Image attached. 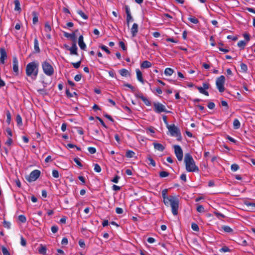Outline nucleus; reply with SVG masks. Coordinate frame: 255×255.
Wrapping results in <instances>:
<instances>
[{
    "instance_id": "obj_57",
    "label": "nucleus",
    "mask_w": 255,
    "mask_h": 255,
    "mask_svg": "<svg viewBox=\"0 0 255 255\" xmlns=\"http://www.w3.org/2000/svg\"><path fill=\"white\" fill-rule=\"evenodd\" d=\"M100 48L102 50L105 51L107 54H110V53H111L110 51L108 49V47L106 46L103 45L100 46Z\"/></svg>"
},
{
    "instance_id": "obj_34",
    "label": "nucleus",
    "mask_w": 255,
    "mask_h": 255,
    "mask_svg": "<svg viewBox=\"0 0 255 255\" xmlns=\"http://www.w3.org/2000/svg\"><path fill=\"white\" fill-rule=\"evenodd\" d=\"M16 123H17V124L18 125V126H22V118L20 116V115H17L16 117Z\"/></svg>"
},
{
    "instance_id": "obj_1",
    "label": "nucleus",
    "mask_w": 255,
    "mask_h": 255,
    "mask_svg": "<svg viewBox=\"0 0 255 255\" xmlns=\"http://www.w3.org/2000/svg\"><path fill=\"white\" fill-rule=\"evenodd\" d=\"M39 71V63L34 61L28 63L26 66L25 72L28 77H31L35 79L38 75Z\"/></svg>"
},
{
    "instance_id": "obj_5",
    "label": "nucleus",
    "mask_w": 255,
    "mask_h": 255,
    "mask_svg": "<svg viewBox=\"0 0 255 255\" xmlns=\"http://www.w3.org/2000/svg\"><path fill=\"white\" fill-rule=\"evenodd\" d=\"M225 82V77L223 75L220 76L218 77L216 82V84L217 89L220 92H223L225 91L224 84Z\"/></svg>"
},
{
    "instance_id": "obj_9",
    "label": "nucleus",
    "mask_w": 255,
    "mask_h": 255,
    "mask_svg": "<svg viewBox=\"0 0 255 255\" xmlns=\"http://www.w3.org/2000/svg\"><path fill=\"white\" fill-rule=\"evenodd\" d=\"M0 63L4 64L5 62V60L7 58V53L6 52L3 47H1L0 48Z\"/></svg>"
},
{
    "instance_id": "obj_41",
    "label": "nucleus",
    "mask_w": 255,
    "mask_h": 255,
    "mask_svg": "<svg viewBox=\"0 0 255 255\" xmlns=\"http://www.w3.org/2000/svg\"><path fill=\"white\" fill-rule=\"evenodd\" d=\"M222 229L224 231L227 233H231L233 231V229L229 226H224L222 227Z\"/></svg>"
},
{
    "instance_id": "obj_35",
    "label": "nucleus",
    "mask_w": 255,
    "mask_h": 255,
    "mask_svg": "<svg viewBox=\"0 0 255 255\" xmlns=\"http://www.w3.org/2000/svg\"><path fill=\"white\" fill-rule=\"evenodd\" d=\"M18 219L19 221L22 223H24L26 221V217L23 215H20L19 216H18Z\"/></svg>"
},
{
    "instance_id": "obj_40",
    "label": "nucleus",
    "mask_w": 255,
    "mask_h": 255,
    "mask_svg": "<svg viewBox=\"0 0 255 255\" xmlns=\"http://www.w3.org/2000/svg\"><path fill=\"white\" fill-rule=\"evenodd\" d=\"M169 174L168 172L164 171L160 172L159 174V176L161 178L166 177L168 176Z\"/></svg>"
},
{
    "instance_id": "obj_18",
    "label": "nucleus",
    "mask_w": 255,
    "mask_h": 255,
    "mask_svg": "<svg viewBox=\"0 0 255 255\" xmlns=\"http://www.w3.org/2000/svg\"><path fill=\"white\" fill-rule=\"evenodd\" d=\"M34 49L36 52L39 53L40 51L39 47V42L37 39V37L35 36L34 39Z\"/></svg>"
},
{
    "instance_id": "obj_26",
    "label": "nucleus",
    "mask_w": 255,
    "mask_h": 255,
    "mask_svg": "<svg viewBox=\"0 0 255 255\" xmlns=\"http://www.w3.org/2000/svg\"><path fill=\"white\" fill-rule=\"evenodd\" d=\"M196 88L198 90L199 92L202 94H204L206 96H209V93L207 91H206L203 87H198L196 86Z\"/></svg>"
},
{
    "instance_id": "obj_10",
    "label": "nucleus",
    "mask_w": 255,
    "mask_h": 255,
    "mask_svg": "<svg viewBox=\"0 0 255 255\" xmlns=\"http://www.w3.org/2000/svg\"><path fill=\"white\" fill-rule=\"evenodd\" d=\"M125 10L127 14V22L128 26L129 27V22L132 21L133 19L130 13L129 7L128 5H125Z\"/></svg>"
},
{
    "instance_id": "obj_51",
    "label": "nucleus",
    "mask_w": 255,
    "mask_h": 255,
    "mask_svg": "<svg viewBox=\"0 0 255 255\" xmlns=\"http://www.w3.org/2000/svg\"><path fill=\"white\" fill-rule=\"evenodd\" d=\"M3 225L4 228L6 229H10L11 224L9 222H7L4 220L3 222Z\"/></svg>"
},
{
    "instance_id": "obj_21",
    "label": "nucleus",
    "mask_w": 255,
    "mask_h": 255,
    "mask_svg": "<svg viewBox=\"0 0 255 255\" xmlns=\"http://www.w3.org/2000/svg\"><path fill=\"white\" fill-rule=\"evenodd\" d=\"M32 15L33 16L32 23L33 24H35L38 21V14L35 11L32 12Z\"/></svg>"
},
{
    "instance_id": "obj_30",
    "label": "nucleus",
    "mask_w": 255,
    "mask_h": 255,
    "mask_svg": "<svg viewBox=\"0 0 255 255\" xmlns=\"http://www.w3.org/2000/svg\"><path fill=\"white\" fill-rule=\"evenodd\" d=\"M233 126L235 129H239L240 128L241 124L238 119H235L233 122Z\"/></svg>"
},
{
    "instance_id": "obj_31",
    "label": "nucleus",
    "mask_w": 255,
    "mask_h": 255,
    "mask_svg": "<svg viewBox=\"0 0 255 255\" xmlns=\"http://www.w3.org/2000/svg\"><path fill=\"white\" fill-rule=\"evenodd\" d=\"M44 30L47 33H49L51 31V27L48 22H46L44 25Z\"/></svg>"
},
{
    "instance_id": "obj_25",
    "label": "nucleus",
    "mask_w": 255,
    "mask_h": 255,
    "mask_svg": "<svg viewBox=\"0 0 255 255\" xmlns=\"http://www.w3.org/2000/svg\"><path fill=\"white\" fill-rule=\"evenodd\" d=\"M119 73L121 76L124 77H127L129 75L128 70L124 68L120 70L119 71Z\"/></svg>"
},
{
    "instance_id": "obj_46",
    "label": "nucleus",
    "mask_w": 255,
    "mask_h": 255,
    "mask_svg": "<svg viewBox=\"0 0 255 255\" xmlns=\"http://www.w3.org/2000/svg\"><path fill=\"white\" fill-rule=\"evenodd\" d=\"M37 92L42 95H45L47 94L46 90L44 88L39 89L37 90Z\"/></svg>"
},
{
    "instance_id": "obj_60",
    "label": "nucleus",
    "mask_w": 255,
    "mask_h": 255,
    "mask_svg": "<svg viewBox=\"0 0 255 255\" xmlns=\"http://www.w3.org/2000/svg\"><path fill=\"white\" fill-rule=\"evenodd\" d=\"M58 230V227L57 226H55V225L53 226L51 228V231L54 234L57 233Z\"/></svg>"
},
{
    "instance_id": "obj_54",
    "label": "nucleus",
    "mask_w": 255,
    "mask_h": 255,
    "mask_svg": "<svg viewBox=\"0 0 255 255\" xmlns=\"http://www.w3.org/2000/svg\"><path fill=\"white\" fill-rule=\"evenodd\" d=\"M239 169V166L237 164H233L231 165V170L233 171H236Z\"/></svg>"
},
{
    "instance_id": "obj_53",
    "label": "nucleus",
    "mask_w": 255,
    "mask_h": 255,
    "mask_svg": "<svg viewBox=\"0 0 255 255\" xmlns=\"http://www.w3.org/2000/svg\"><path fill=\"white\" fill-rule=\"evenodd\" d=\"M103 115L105 118H106L107 119H108L111 122H114V120L113 119V118L110 115H108V114L104 113Z\"/></svg>"
},
{
    "instance_id": "obj_37",
    "label": "nucleus",
    "mask_w": 255,
    "mask_h": 255,
    "mask_svg": "<svg viewBox=\"0 0 255 255\" xmlns=\"http://www.w3.org/2000/svg\"><path fill=\"white\" fill-rule=\"evenodd\" d=\"M240 66H241V69L242 72H245V73L247 72L248 66L246 64H245L244 63H242L240 65Z\"/></svg>"
},
{
    "instance_id": "obj_7",
    "label": "nucleus",
    "mask_w": 255,
    "mask_h": 255,
    "mask_svg": "<svg viewBox=\"0 0 255 255\" xmlns=\"http://www.w3.org/2000/svg\"><path fill=\"white\" fill-rule=\"evenodd\" d=\"M153 106L154 111L156 113L167 112L165 106L160 103H153Z\"/></svg>"
},
{
    "instance_id": "obj_52",
    "label": "nucleus",
    "mask_w": 255,
    "mask_h": 255,
    "mask_svg": "<svg viewBox=\"0 0 255 255\" xmlns=\"http://www.w3.org/2000/svg\"><path fill=\"white\" fill-rule=\"evenodd\" d=\"M81 63V61L80 60L76 63L72 62L71 64L75 68L78 69L80 66Z\"/></svg>"
},
{
    "instance_id": "obj_42",
    "label": "nucleus",
    "mask_w": 255,
    "mask_h": 255,
    "mask_svg": "<svg viewBox=\"0 0 255 255\" xmlns=\"http://www.w3.org/2000/svg\"><path fill=\"white\" fill-rule=\"evenodd\" d=\"M6 123L8 125H9L10 124L11 122V114L9 111H7L6 112Z\"/></svg>"
},
{
    "instance_id": "obj_47",
    "label": "nucleus",
    "mask_w": 255,
    "mask_h": 255,
    "mask_svg": "<svg viewBox=\"0 0 255 255\" xmlns=\"http://www.w3.org/2000/svg\"><path fill=\"white\" fill-rule=\"evenodd\" d=\"M219 251L221 253H225V252H230V250L228 247L224 246L223 248H222L221 249H220Z\"/></svg>"
},
{
    "instance_id": "obj_28",
    "label": "nucleus",
    "mask_w": 255,
    "mask_h": 255,
    "mask_svg": "<svg viewBox=\"0 0 255 255\" xmlns=\"http://www.w3.org/2000/svg\"><path fill=\"white\" fill-rule=\"evenodd\" d=\"M46 248L41 245L40 247L38 249V252L40 254L45 255L46 254Z\"/></svg>"
},
{
    "instance_id": "obj_22",
    "label": "nucleus",
    "mask_w": 255,
    "mask_h": 255,
    "mask_svg": "<svg viewBox=\"0 0 255 255\" xmlns=\"http://www.w3.org/2000/svg\"><path fill=\"white\" fill-rule=\"evenodd\" d=\"M146 162L148 164L151 165L153 167H155L156 165L155 161L150 155L148 156L147 157Z\"/></svg>"
},
{
    "instance_id": "obj_62",
    "label": "nucleus",
    "mask_w": 255,
    "mask_h": 255,
    "mask_svg": "<svg viewBox=\"0 0 255 255\" xmlns=\"http://www.w3.org/2000/svg\"><path fill=\"white\" fill-rule=\"evenodd\" d=\"M221 105L225 108V110H227L229 109V106L227 102L225 101H221Z\"/></svg>"
},
{
    "instance_id": "obj_58",
    "label": "nucleus",
    "mask_w": 255,
    "mask_h": 255,
    "mask_svg": "<svg viewBox=\"0 0 255 255\" xmlns=\"http://www.w3.org/2000/svg\"><path fill=\"white\" fill-rule=\"evenodd\" d=\"M13 142L12 139L10 137H8V139L6 141L5 144L8 146H10Z\"/></svg>"
},
{
    "instance_id": "obj_8",
    "label": "nucleus",
    "mask_w": 255,
    "mask_h": 255,
    "mask_svg": "<svg viewBox=\"0 0 255 255\" xmlns=\"http://www.w3.org/2000/svg\"><path fill=\"white\" fill-rule=\"evenodd\" d=\"M12 69L15 75H17L19 73L18 61L16 56H13L12 57Z\"/></svg>"
},
{
    "instance_id": "obj_44",
    "label": "nucleus",
    "mask_w": 255,
    "mask_h": 255,
    "mask_svg": "<svg viewBox=\"0 0 255 255\" xmlns=\"http://www.w3.org/2000/svg\"><path fill=\"white\" fill-rule=\"evenodd\" d=\"M1 251L3 254V255H10V253L8 250L4 246L1 247Z\"/></svg>"
},
{
    "instance_id": "obj_61",
    "label": "nucleus",
    "mask_w": 255,
    "mask_h": 255,
    "mask_svg": "<svg viewBox=\"0 0 255 255\" xmlns=\"http://www.w3.org/2000/svg\"><path fill=\"white\" fill-rule=\"evenodd\" d=\"M96 118L100 122V123H101V124L105 128H107L108 127L106 126V125H105V123L104 122V121H103V120L99 117H96Z\"/></svg>"
},
{
    "instance_id": "obj_45",
    "label": "nucleus",
    "mask_w": 255,
    "mask_h": 255,
    "mask_svg": "<svg viewBox=\"0 0 255 255\" xmlns=\"http://www.w3.org/2000/svg\"><path fill=\"white\" fill-rule=\"evenodd\" d=\"M94 171L96 172L99 173L101 171V168L100 166L97 164L96 163L94 164Z\"/></svg>"
},
{
    "instance_id": "obj_24",
    "label": "nucleus",
    "mask_w": 255,
    "mask_h": 255,
    "mask_svg": "<svg viewBox=\"0 0 255 255\" xmlns=\"http://www.w3.org/2000/svg\"><path fill=\"white\" fill-rule=\"evenodd\" d=\"M14 10L15 11H21L20 3L19 0H14Z\"/></svg>"
},
{
    "instance_id": "obj_39",
    "label": "nucleus",
    "mask_w": 255,
    "mask_h": 255,
    "mask_svg": "<svg viewBox=\"0 0 255 255\" xmlns=\"http://www.w3.org/2000/svg\"><path fill=\"white\" fill-rule=\"evenodd\" d=\"M247 44V42H245V41L244 40H241V41H240L238 43V46L241 48L242 49H244L246 46Z\"/></svg>"
},
{
    "instance_id": "obj_36",
    "label": "nucleus",
    "mask_w": 255,
    "mask_h": 255,
    "mask_svg": "<svg viewBox=\"0 0 255 255\" xmlns=\"http://www.w3.org/2000/svg\"><path fill=\"white\" fill-rule=\"evenodd\" d=\"M176 140L181 141L182 140V136L181 132L179 128L176 127Z\"/></svg>"
},
{
    "instance_id": "obj_64",
    "label": "nucleus",
    "mask_w": 255,
    "mask_h": 255,
    "mask_svg": "<svg viewBox=\"0 0 255 255\" xmlns=\"http://www.w3.org/2000/svg\"><path fill=\"white\" fill-rule=\"evenodd\" d=\"M79 246L81 248H84L85 247V242L83 240H80L78 242Z\"/></svg>"
},
{
    "instance_id": "obj_38",
    "label": "nucleus",
    "mask_w": 255,
    "mask_h": 255,
    "mask_svg": "<svg viewBox=\"0 0 255 255\" xmlns=\"http://www.w3.org/2000/svg\"><path fill=\"white\" fill-rule=\"evenodd\" d=\"M141 100L146 106H151V102L145 97H141Z\"/></svg>"
},
{
    "instance_id": "obj_4",
    "label": "nucleus",
    "mask_w": 255,
    "mask_h": 255,
    "mask_svg": "<svg viewBox=\"0 0 255 255\" xmlns=\"http://www.w3.org/2000/svg\"><path fill=\"white\" fill-rule=\"evenodd\" d=\"M163 202L166 206L171 207L172 213L175 216V196H169L163 200Z\"/></svg>"
},
{
    "instance_id": "obj_12",
    "label": "nucleus",
    "mask_w": 255,
    "mask_h": 255,
    "mask_svg": "<svg viewBox=\"0 0 255 255\" xmlns=\"http://www.w3.org/2000/svg\"><path fill=\"white\" fill-rule=\"evenodd\" d=\"M78 31V29H76L75 30L74 32H73L72 33H69L66 32H64V36L68 38H70L71 40L73 41V42H76V33Z\"/></svg>"
},
{
    "instance_id": "obj_19",
    "label": "nucleus",
    "mask_w": 255,
    "mask_h": 255,
    "mask_svg": "<svg viewBox=\"0 0 255 255\" xmlns=\"http://www.w3.org/2000/svg\"><path fill=\"white\" fill-rule=\"evenodd\" d=\"M136 74L137 80L142 83H143V79L142 78V74L141 72L139 69H136Z\"/></svg>"
},
{
    "instance_id": "obj_56",
    "label": "nucleus",
    "mask_w": 255,
    "mask_h": 255,
    "mask_svg": "<svg viewBox=\"0 0 255 255\" xmlns=\"http://www.w3.org/2000/svg\"><path fill=\"white\" fill-rule=\"evenodd\" d=\"M197 211L200 213H203L205 211L204 208L202 205H198L197 207Z\"/></svg>"
},
{
    "instance_id": "obj_55",
    "label": "nucleus",
    "mask_w": 255,
    "mask_h": 255,
    "mask_svg": "<svg viewBox=\"0 0 255 255\" xmlns=\"http://www.w3.org/2000/svg\"><path fill=\"white\" fill-rule=\"evenodd\" d=\"M88 150L91 154H94L96 152V149L94 147H89Z\"/></svg>"
},
{
    "instance_id": "obj_13",
    "label": "nucleus",
    "mask_w": 255,
    "mask_h": 255,
    "mask_svg": "<svg viewBox=\"0 0 255 255\" xmlns=\"http://www.w3.org/2000/svg\"><path fill=\"white\" fill-rule=\"evenodd\" d=\"M78 45L82 50H85L86 48V45L84 41L83 35H80L78 38Z\"/></svg>"
},
{
    "instance_id": "obj_15",
    "label": "nucleus",
    "mask_w": 255,
    "mask_h": 255,
    "mask_svg": "<svg viewBox=\"0 0 255 255\" xmlns=\"http://www.w3.org/2000/svg\"><path fill=\"white\" fill-rule=\"evenodd\" d=\"M138 24L136 23H134L130 29L132 37H135L136 35L138 32Z\"/></svg>"
},
{
    "instance_id": "obj_29",
    "label": "nucleus",
    "mask_w": 255,
    "mask_h": 255,
    "mask_svg": "<svg viewBox=\"0 0 255 255\" xmlns=\"http://www.w3.org/2000/svg\"><path fill=\"white\" fill-rule=\"evenodd\" d=\"M174 72V70L170 68H166L164 70V74L166 76H171Z\"/></svg>"
},
{
    "instance_id": "obj_6",
    "label": "nucleus",
    "mask_w": 255,
    "mask_h": 255,
    "mask_svg": "<svg viewBox=\"0 0 255 255\" xmlns=\"http://www.w3.org/2000/svg\"><path fill=\"white\" fill-rule=\"evenodd\" d=\"M40 173L41 172L39 170L35 169L32 171L25 178L29 182L35 181L39 178Z\"/></svg>"
},
{
    "instance_id": "obj_17",
    "label": "nucleus",
    "mask_w": 255,
    "mask_h": 255,
    "mask_svg": "<svg viewBox=\"0 0 255 255\" xmlns=\"http://www.w3.org/2000/svg\"><path fill=\"white\" fill-rule=\"evenodd\" d=\"M153 146H154V148L157 150H158L159 151H163L164 149H165V147L161 143H153Z\"/></svg>"
},
{
    "instance_id": "obj_59",
    "label": "nucleus",
    "mask_w": 255,
    "mask_h": 255,
    "mask_svg": "<svg viewBox=\"0 0 255 255\" xmlns=\"http://www.w3.org/2000/svg\"><path fill=\"white\" fill-rule=\"evenodd\" d=\"M20 244L23 247H25L26 245V241L22 236L20 237Z\"/></svg>"
},
{
    "instance_id": "obj_63",
    "label": "nucleus",
    "mask_w": 255,
    "mask_h": 255,
    "mask_svg": "<svg viewBox=\"0 0 255 255\" xmlns=\"http://www.w3.org/2000/svg\"><path fill=\"white\" fill-rule=\"evenodd\" d=\"M119 45L124 51L127 50V47L126 46V45L123 41H120L119 42Z\"/></svg>"
},
{
    "instance_id": "obj_16",
    "label": "nucleus",
    "mask_w": 255,
    "mask_h": 255,
    "mask_svg": "<svg viewBox=\"0 0 255 255\" xmlns=\"http://www.w3.org/2000/svg\"><path fill=\"white\" fill-rule=\"evenodd\" d=\"M166 127L171 135L174 136L175 135V125L174 124L171 125L168 124L166 126Z\"/></svg>"
},
{
    "instance_id": "obj_2",
    "label": "nucleus",
    "mask_w": 255,
    "mask_h": 255,
    "mask_svg": "<svg viewBox=\"0 0 255 255\" xmlns=\"http://www.w3.org/2000/svg\"><path fill=\"white\" fill-rule=\"evenodd\" d=\"M184 163L186 170L188 172H198L199 171V168L196 165L195 161L190 153H188L185 154Z\"/></svg>"
},
{
    "instance_id": "obj_33",
    "label": "nucleus",
    "mask_w": 255,
    "mask_h": 255,
    "mask_svg": "<svg viewBox=\"0 0 255 255\" xmlns=\"http://www.w3.org/2000/svg\"><path fill=\"white\" fill-rule=\"evenodd\" d=\"M188 19L189 21H190L191 22L194 24H197L199 22L198 19L194 16L190 17Z\"/></svg>"
},
{
    "instance_id": "obj_48",
    "label": "nucleus",
    "mask_w": 255,
    "mask_h": 255,
    "mask_svg": "<svg viewBox=\"0 0 255 255\" xmlns=\"http://www.w3.org/2000/svg\"><path fill=\"white\" fill-rule=\"evenodd\" d=\"M191 228L192 230L194 231H199V228L197 224L195 223H192L191 225Z\"/></svg>"
},
{
    "instance_id": "obj_14",
    "label": "nucleus",
    "mask_w": 255,
    "mask_h": 255,
    "mask_svg": "<svg viewBox=\"0 0 255 255\" xmlns=\"http://www.w3.org/2000/svg\"><path fill=\"white\" fill-rule=\"evenodd\" d=\"M78 48L76 45V42H73L72 44L71 47L69 48V51L70 52L71 55H78L77 52Z\"/></svg>"
},
{
    "instance_id": "obj_20",
    "label": "nucleus",
    "mask_w": 255,
    "mask_h": 255,
    "mask_svg": "<svg viewBox=\"0 0 255 255\" xmlns=\"http://www.w3.org/2000/svg\"><path fill=\"white\" fill-rule=\"evenodd\" d=\"M245 205H246L247 207L249 208V209L252 211H255V203L250 202L249 201H246L244 202Z\"/></svg>"
},
{
    "instance_id": "obj_11",
    "label": "nucleus",
    "mask_w": 255,
    "mask_h": 255,
    "mask_svg": "<svg viewBox=\"0 0 255 255\" xmlns=\"http://www.w3.org/2000/svg\"><path fill=\"white\" fill-rule=\"evenodd\" d=\"M183 157V152L181 147L178 145H176V158L178 161H182Z\"/></svg>"
},
{
    "instance_id": "obj_32",
    "label": "nucleus",
    "mask_w": 255,
    "mask_h": 255,
    "mask_svg": "<svg viewBox=\"0 0 255 255\" xmlns=\"http://www.w3.org/2000/svg\"><path fill=\"white\" fill-rule=\"evenodd\" d=\"M77 13L80 15L83 19H87L88 18V16L85 14V13L81 10H78L77 11Z\"/></svg>"
},
{
    "instance_id": "obj_27",
    "label": "nucleus",
    "mask_w": 255,
    "mask_h": 255,
    "mask_svg": "<svg viewBox=\"0 0 255 255\" xmlns=\"http://www.w3.org/2000/svg\"><path fill=\"white\" fill-rule=\"evenodd\" d=\"M135 153L132 150H128L127 151L126 156L128 158H132L135 156Z\"/></svg>"
},
{
    "instance_id": "obj_50",
    "label": "nucleus",
    "mask_w": 255,
    "mask_h": 255,
    "mask_svg": "<svg viewBox=\"0 0 255 255\" xmlns=\"http://www.w3.org/2000/svg\"><path fill=\"white\" fill-rule=\"evenodd\" d=\"M168 192V190L167 189H165L162 191V196L163 197V200L167 197H168L169 196H167Z\"/></svg>"
},
{
    "instance_id": "obj_3",
    "label": "nucleus",
    "mask_w": 255,
    "mask_h": 255,
    "mask_svg": "<svg viewBox=\"0 0 255 255\" xmlns=\"http://www.w3.org/2000/svg\"><path fill=\"white\" fill-rule=\"evenodd\" d=\"M42 68L44 73L48 76L53 75L54 70L53 66L47 61H43L41 64Z\"/></svg>"
},
{
    "instance_id": "obj_43",
    "label": "nucleus",
    "mask_w": 255,
    "mask_h": 255,
    "mask_svg": "<svg viewBox=\"0 0 255 255\" xmlns=\"http://www.w3.org/2000/svg\"><path fill=\"white\" fill-rule=\"evenodd\" d=\"M52 175L53 177L55 178H58L59 177V172L57 170H56V169L53 170L52 172Z\"/></svg>"
},
{
    "instance_id": "obj_23",
    "label": "nucleus",
    "mask_w": 255,
    "mask_h": 255,
    "mask_svg": "<svg viewBox=\"0 0 255 255\" xmlns=\"http://www.w3.org/2000/svg\"><path fill=\"white\" fill-rule=\"evenodd\" d=\"M151 63L147 60L144 61L141 64V68H148L151 67Z\"/></svg>"
},
{
    "instance_id": "obj_49",
    "label": "nucleus",
    "mask_w": 255,
    "mask_h": 255,
    "mask_svg": "<svg viewBox=\"0 0 255 255\" xmlns=\"http://www.w3.org/2000/svg\"><path fill=\"white\" fill-rule=\"evenodd\" d=\"M74 161L80 168H82L83 167V165H82V163L80 162V159L79 158H74Z\"/></svg>"
}]
</instances>
